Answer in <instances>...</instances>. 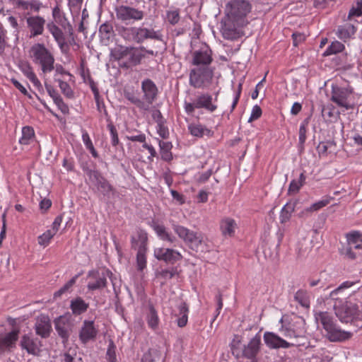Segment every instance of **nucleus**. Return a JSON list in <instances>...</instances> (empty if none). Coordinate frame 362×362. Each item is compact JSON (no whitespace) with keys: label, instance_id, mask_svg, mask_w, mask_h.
Wrapping results in <instances>:
<instances>
[{"label":"nucleus","instance_id":"obj_18","mask_svg":"<svg viewBox=\"0 0 362 362\" xmlns=\"http://www.w3.org/2000/svg\"><path fill=\"white\" fill-rule=\"evenodd\" d=\"M144 47H132L127 56V61L124 62L120 66L126 69L137 66L141 64L143 58L145 57L144 53Z\"/></svg>","mask_w":362,"mask_h":362},{"label":"nucleus","instance_id":"obj_64","mask_svg":"<svg viewBox=\"0 0 362 362\" xmlns=\"http://www.w3.org/2000/svg\"><path fill=\"white\" fill-rule=\"evenodd\" d=\"M292 38H293V45L295 47H297L298 45L300 42H301L305 40V36L303 33H294L292 35Z\"/></svg>","mask_w":362,"mask_h":362},{"label":"nucleus","instance_id":"obj_22","mask_svg":"<svg viewBox=\"0 0 362 362\" xmlns=\"http://www.w3.org/2000/svg\"><path fill=\"white\" fill-rule=\"evenodd\" d=\"M141 88L144 94L145 103L146 105H148L149 108L150 105L153 103L156 98L158 93L157 87L151 80L146 79L142 82Z\"/></svg>","mask_w":362,"mask_h":362},{"label":"nucleus","instance_id":"obj_54","mask_svg":"<svg viewBox=\"0 0 362 362\" xmlns=\"http://www.w3.org/2000/svg\"><path fill=\"white\" fill-rule=\"evenodd\" d=\"M134 30H136V27L124 28L122 35L127 40L134 41L136 31Z\"/></svg>","mask_w":362,"mask_h":362},{"label":"nucleus","instance_id":"obj_42","mask_svg":"<svg viewBox=\"0 0 362 362\" xmlns=\"http://www.w3.org/2000/svg\"><path fill=\"white\" fill-rule=\"evenodd\" d=\"M294 298L301 306L306 308L310 307V298L306 291L303 290L298 291L294 296Z\"/></svg>","mask_w":362,"mask_h":362},{"label":"nucleus","instance_id":"obj_32","mask_svg":"<svg viewBox=\"0 0 362 362\" xmlns=\"http://www.w3.org/2000/svg\"><path fill=\"white\" fill-rule=\"evenodd\" d=\"M356 32V28L351 23H346L342 25H339L337 28V35L343 40H346L351 37Z\"/></svg>","mask_w":362,"mask_h":362},{"label":"nucleus","instance_id":"obj_53","mask_svg":"<svg viewBox=\"0 0 362 362\" xmlns=\"http://www.w3.org/2000/svg\"><path fill=\"white\" fill-rule=\"evenodd\" d=\"M158 355V351L156 349H149L145 353L141 358V362H154L156 357Z\"/></svg>","mask_w":362,"mask_h":362},{"label":"nucleus","instance_id":"obj_15","mask_svg":"<svg viewBox=\"0 0 362 362\" xmlns=\"http://www.w3.org/2000/svg\"><path fill=\"white\" fill-rule=\"evenodd\" d=\"M56 331L59 336L66 342L72 332V322L70 319L65 316H60L54 320Z\"/></svg>","mask_w":362,"mask_h":362},{"label":"nucleus","instance_id":"obj_57","mask_svg":"<svg viewBox=\"0 0 362 362\" xmlns=\"http://www.w3.org/2000/svg\"><path fill=\"white\" fill-rule=\"evenodd\" d=\"M107 128L109 129L112 136V144L115 146L119 144L117 131L112 122L107 124Z\"/></svg>","mask_w":362,"mask_h":362},{"label":"nucleus","instance_id":"obj_11","mask_svg":"<svg viewBox=\"0 0 362 362\" xmlns=\"http://www.w3.org/2000/svg\"><path fill=\"white\" fill-rule=\"evenodd\" d=\"M361 311V303L347 302L341 308L336 310V315L341 322H347L351 317H358Z\"/></svg>","mask_w":362,"mask_h":362},{"label":"nucleus","instance_id":"obj_23","mask_svg":"<svg viewBox=\"0 0 362 362\" xmlns=\"http://www.w3.org/2000/svg\"><path fill=\"white\" fill-rule=\"evenodd\" d=\"M28 28L30 31V37L42 35L45 21L40 16L28 17L26 20Z\"/></svg>","mask_w":362,"mask_h":362},{"label":"nucleus","instance_id":"obj_58","mask_svg":"<svg viewBox=\"0 0 362 362\" xmlns=\"http://www.w3.org/2000/svg\"><path fill=\"white\" fill-rule=\"evenodd\" d=\"M276 236H277L278 240H277L276 245H275L274 251L269 254H267L266 249L264 251L265 257H269V259H274L277 257V248L279 246V244H280V242H281V240L282 238V234L281 233H277Z\"/></svg>","mask_w":362,"mask_h":362},{"label":"nucleus","instance_id":"obj_19","mask_svg":"<svg viewBox=\"0 0 362 362\" xmlns=\"http://www.w3.org/2000/svg\"><path fill=\"white\" fill-rule=\"evenodd\" d=\"M98 334V330L94 326L93 321L84 320L79 332V339L83 344L94 340Z\"/></svg>","mask_w":362,"mask_h":362},{"label":"nucleus","instance_id":"obj_34","mask_svg":"<svg viewBox=\"0 0 362 362\" xmlns=\"http://www.w3.org/2000/svg\"><path fill=\"white\" fill-rule=\"evenodd\" d=\"M190 134L197 137H202L204 135L212 136V132L201 124H190L188 127Z\"/></svg>","mask_w":362,"mask_h":362},{"label":"nucleus","instance_id":"obj_30","mask_svg":"<svg viewBox=\"0 0 362 362\" xmlns=\"http://www.w3.org/2000/svg\"><path fill=\"white\" fill-rule=\"evenodd\" d=\"M89 307V304L86 303L85 300L81 298L77 297L71 300L70 303V308L75 315H79L85 313Z\"/></svg>","mask_w":362,"mask_h":362},{"label":"nucleus","instance_id":"obj_10","mask_svg":"<svg viewBox=\"0 0 362 362\" xmlns=\"http://www.w3.org/2000/svg\"><path fill=\"white\" fill-rule=\"evenodd\" d=\"M115 13L117 18L121 21H140L144 16L143 11L124 5L117 6Z\"/></svg>","mask_w":362,"mask_h":362},{"label":"nucleus","instance_id":"obj_9","mask_svg":"<svg viewBox=\"0 0 362 362\" xmlns=\"http://www.w3.org/2000/svg\"><path fill=\"white\" fill-rule=\"evenodd\" d=\"M249 341L246 337L236 334L230 344L232 354L237 359L249 358Z\"/></svg>","mask_w":362,"mask_h":362},{"label":"nucleus","instance_id":"obj_17","mask_svg":"<svg viewBox=\"0 0 362 362\" xmlns=\"http://www.w3.org/2000/svg\"><path fill=\"white\" fill-rule=\"evenodd\" d=\"M155 257L168 264H174L182 259V255L177 251L169 248H158L155 250Z\"/></svg>","mask_w":362,"mask_h":362},{"label":"nucleus","instance_id":"obj_49","mask_svg":"<svg viewBox=\"0 0 362 362\" xmlns=\"http://www.w3.org/2000/svg\"><path fill=\"white\" fill-rule=\"evenodd\" d=\"M358 282H354V281H345L342 283L338 288H337L335 290L332 291L330 294L329 297L332 299H337V295L341 292L344 289L350 288L351 286L356 284Z\"/></svg>","mask_w":362,"mask_h":362},{"label":"nucleus","instance_id":"obj_6","mask_svg":"<svg viewBox=\"0 0 362 362\" xmlns=\"http://www.w3.org/2000/svg\"><path fill=\"white\" fill-rule=\"evenodd\" d=\"M138 240H136L135 238H132V247L134 249L138 250L136 255V264L137 269L140 271H142L146 264V245L148 241V235L147 233L143 230L139 229L137 231Z\"/></svg>","mask_w":362,"mask_h":362},{"label":"nucleus","instance_id":"obj_40","mask_svg":"<svg viewBox=\"0 0 362 362\" xmlns=\"http://www.w3.org/2000/svg\"><path fill=\"white\" fill-rule=\"evenodd\" d=\"M16 5L24 10H30L38 11L40 8V3L37 1H25L23 0H16Z\"/></svg>","mask_w":362,"mask_h":362},{"label":"nucleus","instance_id":"obj_52","mask_svg":"<svg viewBox=\"0 0 362 362\" xmlns=\"http://www.w3.org/2000/svg\"><path fill=\"white\" fill-rule=\"evenodd\" d=\"M309 119H305L300 127L299 129V144L303 148L306 139V127L308 124Z\"/></svg>","mask_w":362,"mask_h":362},{"label":"nucleus","instance_id":"obj_26","mask_svg":"<svg viewBox=\"0 0 362 362\" xmlns=\"http://www.w3.org/2000/svg\"><path fill=\"white\" fill-rule=\"evenodd\" d=\"M124 95L126 99L135 105L137 107L144 110H148V105H146L144 101L140 99L139 93L136 91L132 89H124Z\"/></svg>","mask_w":362,"mask_h":362},{"label":"nucleus","instance_id":"obj_21","mask_svg":"<svg viewBox=\"0 0 362 362\" xmlns=\"http://www.w3.org/2000/svg\"><path fill=\"white\" fill-rule=\"evenodd\" d=\"M19 332L20 330L18 329H13L6 334H0V351L10 350L15 347L18 339Z\"/></svg>","mask_w":362,"mask_h":362},{"label":"nucleus","instance_id":"obj_27","mask_svg":"<svg viewBox=\"0 0 362 362\" xmlns=\"http://www.w3.org/2000/svg\"><path fill=\"white\" fill-rule=\"evenodd\" d=\"M197 108H204L210 112L216 109V105L212 104V97L209 94H202L195 100Z\"/></svg>","mask_w":362,"mask_h":362},{"label":"nucleus","instance_id":"obj_31","mask_svg":"<svg viewBox=\"0 0 362 362\" xmlns=\"http://www.w3.org/2000/svg\"><path fill=\"white\" fill-rule=\"evenodd\" d=\"M153 228L157 235L162 240L167 241L170 243H173L176 240V238L172 235V233H170L163 225L154 223Z\"/></svg>","mask_w":362,"mask_h":362},{"label":"nucleus","instance_id":"obj_8","mask_svg":"<svg viewBox=\"0 0 362 362\" xmlns=\"http://www.w3.org/2000/svg\"><path fill=\"white\" fill-rule=\"evenodd\" d=\"M235 20L230 17L221 22V32L222 36L229 40H234L240 37L243 34V28Z\"/></svg>","mask_w":362,"mask_h":362},{"label":"nucleus","instance_id":"obj_50","mask_svg":"<svg viewBox=\"0 0 362 362\" xmlns=\"http://www.w3.org/2000/svg\"><path fill=\"white\" fill-rule=\"evenodd\" d=\"M341 253L344 256V257L349 259H355L357 256L362 255V252H355L354 250L348 245L341 249Z\"/></svg>","mask_w":362,"mask_h":362},{"label":"nucleus","instance_id":"obj_3","mask_svg":"<svg viewBox=\"0 0 362 362\" xmlns=\"http://www.w3.org/2000/svg\"><path fill=\"white\" fill-rule=\"evenodd\" d=\"M173 229L192 250L197 252L203 249L205 243L202 233L190 230L187 228L177 224L173 225Z\"/></svg>","mask_w":362,"mask_h":362},{"label":"nucleus","instance_id":"obj_37","mask_svg":"<svg viewBox=\"0 0 362 362\" xmlns=\"http://www.w3.org/2000/svg\"><path fill=\"white\" fill-rule=\"evenodd\" d=\"M35 139L34 130L32 127L26 126L22 129V136L19 140L21 144L28 145L32 143Z\"/></svg>","mask_w":362,"mask_h":362},{"label":"nucleus","instance_id":"obj_28","mask_svg":"<svg viewBox=\"0 0 362 362\" xmlns=\"http://www.w3.org/2000/svg\"><path fill=\"white\" fill-rule=\"evenodd\" d=\"M19 68L35 87L38 88L42 87L41 83L33 71V69L28 62H21L19 63Z\"/></svg>","mask_w":362,"mask_h":362},{"label":"nucleus","instance_id":"obj_44","mask_svg":"<svg viewBox=\"0 0 362 362\" xmlns=\"http://www.w3.org/2000/svg\"><path fill=\"white\" fill-rule=\"evenodd\" d=\"M344 49V45L341 42L339 41H334L326 49V51L324 53V55L328 56L331 54H337L343 51Z\"/></svg>","mask_w":362,"mask_h":362},{"label":"nucleus","instance_id":"obj_51","mask_svg":"<svg viewBox=\"0 0 362 362\" xmlns=\"http://www.w3.org/2000/svg\"><path fill=\"white\" fill-rule=\"evenodd\" d=\"M55 234L50 230H47L42 235L38 237V243L42 246H47L50 240L53 238Z\"/></svg>","mask_w":362,"mask_h":362},{"label":"nucleus","instance_id":"obj_5","mask_svg":"<svg viewBox=\"0 0 362 362\" xmlns=\"http://www.w3.org/2000/svg\"><path fill=\"white\" fill-rule=\"evenodd\" d=\"M213 78V71L208 66H202L191 70L189 84L195 88L209 86Z\"/></svg>","mask_w":362,"mask_h":362},{"label":"nucleus","instance_id":"obj_41","mask_svg":"<svg viewBox=\"0 0 362 362\" xmlns=\"http://www.w3.org/2000/svg\"><path fill=\"white\" fill-rule=\"evenodd\" d=\"M176 274L177 269L173 267L171 269L157 270L156 272V276L158 279L165 281L172 279Z\"/></svg>","mask_w":362,"mask_h":362},{"label":"nucleus","instance_id":"obj_61","mask_svg":"<svg viewBox=\"0 0 362 362\" xmlns=\"http://www.w3.org/2000/svg\"><path fill=\"white\" fill-rule=\"evenodd\" d=\"M157 124L158 133L159 134V135L163 139L167 138L168 136V129L163 126V121L157 119Z\"/></svg>","mask_w":362,"mask_h":362},{"label":"nucleus","instance_id":"obj_48","mask_svg":"<svg viewBox=\"0 0 362 362\" xmlns=\"http://www.w3.org/2000/svg\"><path fill=\"white\" fill-rule=\"evenodd\" d=\"M79 274L74 276L67 283H66L59 291L54 293V297L60 296L63 293L67 292L76 283Z\"/></svg>","mask_w":362,"mask_h":362},{"label":"nucleus","instance_id":"obj_1","mask_svg":"<svg viewBox=\"0 0 362 362\" xmlns=\"http://www.w3.org/2000/svg\"><path fill=\"white\" fill-rule=\"evenodd\" d=\"M317 323H320L326 332L325 336L330 341H342L351 337L349 332L339 329L334 322L333 316L327 312H318L315 314Z\"/></svg>","mask_w":362,"mask_h":362},{"label":"nucleus","instance_id":"obj_2","mask_svg":"<svg viewBox=\"0 0 362 362\" xmlns=\"http://www.w3.org/2000/svg\"><path fill=\"white\" fill-rule=\"evenodd\" d=\"M30 56L33 62L41 66L44 74L52 71L54 66V58L43 44L37 43L30 49Z\"/></svg>","mask_w":362,"mask_h":362},{"label":"nucleus","instance_id":"obj_20","mask_svg":"<svg viewBox=\"0 0 362 362\" xmlns=\"http://www.w3.org/2000/svg\"><path fill=\"white\" fill-rule=\"evenodd\" d=\"M134 42L141 43L148 39H153L162 41V35L160 31H156L153 29H148L146 28H136Z\"/></svg>","mask_w":362,"mask_h":362},{"label":"nucleus","instance_id":"obj_4","mask_svg":"<svg viewBox=\"0 0 362 362\" xmlns=\"http://www.w3.org/2000/svg\"><path fill=\"white\" fill-rule=\"evenodd\" d=\"M331 100L345 110L354 109V95L351 89L341 87H332Z\"/></svg>","mask_w":362,"mask_h":362},{"label":"nucleus","instance_id":"obj_33","mask_svg":"<svg viewBox=\"0 0 362 362\" xmlns=\"http://www.w3.org/2000/svg\"><path fill=\"white\" fill-rule=\"evenodd\" d=\"M178 314H176L177 316V326L184 327L188 321L189 308L186 303L182 302L178 306Z\"/></svg>","mask_w":362,"mask_h":362},{"label":"nucleus","instance_id":"obj_36","mask_svg":"<svg viewBox=\"0 0 362 362\" xmlns=\"http://www.w3.org/2000/svg\"><path fill=\"white\" fill-rule=\"evenodd\" d=\"M305 331L304 329L296 331L291 329H286L285 332V337L288 338L291 341H293V340L296 341L303 342L305 344Z\"/></svg>","mask_w":362,"mask_h":362},{"label":"nucleus","instance_id":"obj_38","mask_svg":"<svg viewBox=\"0 0 362 362\" xmlns=\"http://www.w3.org/2000/svg\"><path fill=\"white\" fill-rule=\"evenodd\" d=\"M132 47H123L118 45L111 50V56L115 60H121L127 57Z\"/></svg>","mask_w":362,"mask_h":362},{"label":"nucleus","instance_id":"obj_55","mask_svg":"<svg viewBox=\"0 0 362 362\" xmlns=\"http://www.w3.org/2000/svg\"><path fill=\"white\" fill-rule=\"evenodd\" d=\"M50 31L54 37L55 40L58 42H62L64 40V33L60 28L56 25H53L50 28Z\"/></svg>","mask_w":362,"mask_h":362},{"label":"nucleus","instance_id":"obj_56","mask_svg":"<svg viewBox=\"0 0 362 362\" xmlns=\"http://www.w3.org/2000/svg\"><path fill=\"white\" fill-rule=\"evenodd\" d=\"M167 21L171 25L177 24L180 21V15L178 11H170L167 13Z\"/></svg>","mask_w":362,"mask_h":362},{"label":"nucleus","instance_id":"obj_63","mask_svg":"<svg viewBox=\"0 0 362 362\" xmlns=\"http://www.w3.org/2000/svg\"><path fill=\"white\" fill-rule=\"evenodd\" d=\"M262 114L261 107L256 105L252 107V112L250 114V122L259 119Z\"/></svg>","mask_w":362,"mask_h":362},{"label":"nucleus","instance_id":"obj_43","mask_svg":"<svg viewBox=\"0 0 362 362\" xmlns=\"http://www.w3.org/2000/svg\"><path fill=\"white\" fill-rule=\"evenodd\" d=\"M261 344V337L257 334L252 340H250V362H253L252 358L259 351Z\"/></svg>","mask_w":362,"mask_h":362},{"label":"nucleus","instance_id":"obj_47","mask_svg":"<svg viewBox=\"0 0 362 362\" xmlns=\"http://www.w3.org/2000/svg\"><path fill=\"white\" fill-rule=\"evenodd\" d=\"M82 139L83 143L85 144L86 148L90 151L92 156L94 158H98V154L97 151H95L93 144L89 137V135L87 132H84L82 135Z\"/></svg>","mask_w":362,"mask_h":362},{"label":"nucleus","instance_id":"obj_62","mask_svg":"<svg viewBox=\"0 0 362 362\" xmlns=\"http://www.w3.org/2000/svg\"><path fill=\"white\" fill-rule=\"evenodd\" d=\"M59 85L60 89L65 95H66L69 97L72 96V91L71 90L69 85L66 82L59 80Z\"/></svg>","mask_w":362,"mask_h":362},{"label":"nucleus","instance_id":"obj_46","mask_svg":"<svg viewBox=\"0 0 362 362\" xmlns=\"http://www.w3.org/2000/svg\"><path fill=\"white\" fill-rule=\"evenodd\" d=\"M332 199H333L332 197H327L313 204L309 208L306 209L305 211L308 212L317 211L321 208L327 206Z\"/></svg>","mask_w":362,"mask_h":362},{"label":"nucleus","instance_id":"obj_29","mask_svg":"<svg viewBox=\"0 0 362 362\" xmlns=\"http://www.w3.org/2000/svg\"><path fill=\"white\" fill-rule=\"evenodd\" d=\"M21 346L30 354L37 355L39 352L38 346L35 340L27 334L22 337Z\"/></svg>","mask_w":362,"mask_h":362},{"label":"nucleus","instance_id":"obj_45","mask_svg":"<svg viewBox=\"0 0 362 362\" xmlns=\"http://www.w3.org/2000/svg\"><path fill=\"white\" fill-rule=\"evenodd\" d=\"M347 243L349 245H356L357 243H362V233L358 231H353L347 233Z\"/></svg>","mask_w":362,"mask_h":362},{"label":"nucleus","instance_id":"obj_14","mask_svg":"<svg viewBox=\"0 0 362 362\" xmlns=\"http://www.w3.org/2000/svg\"><path fill=\"white\" fill-rule=\"evenodd\" d=\"M86 174L88 175L90 180L95 183L98 189L104 195L109 194L112 190V185L100 175L98 171L87 170Z\"/></svg>","mask_w":362,"mask_h":362},{"label":"nucleus","instance_id":"obj_59","mask_svg":"<svg viewBox=\"0 0 362 362\" xmlns=\"http://www.w3.org/2000/svg\"><path fill=\"white\" fill-rule=\"evenodd\" d=\"M115 349L116 346L114 342L112 340H110L107 351V356H108V358L111 362H115L116 360Z\"/></svg>","mask_w":362,"mask_h":362},{"label":"nucleus","instance_id":"obj_39","mask_svg":"<svg viewBox=\"0 0 362 362\" xmlns=\"http://www.w3.org/2000/svg\"><path fill=\"white\" fill-rule=\"evenodd\" d=\"M99 33L103 41H108L114 34L112 25L107 23L102 24L99 28Z\"/></svg>","mask_w":362,"mask_h":362},{"label":"nucleus","instance_id":"obj_35","mask_svg":"<svg viewBox=\"0 0 362 362\" xmlns=\"http://www.w3.org/2000/svg\"><path fill=\"white\" fill-rule=\"evenodd\" d=\"M146 320L148 326L153 329H156L158 327L159 319L157 312L152 304L148 305V313H147Z\"/></svg>","mask_w":362,"mask_h":362},{"label":"nucleus","instance_id":"obj_24","mask_svg":"<svg viewBox=\"0 0 362 362\" xmlns=\"http://www.w3.org/2000/svg\"><path fill=\"white\" fill-rule=\"evenodd\" d=\"M212 62L211 50L206 48L196 51L193 54L192 64L194 65H203L207 66Z\"/></svg>","mask_w":362,"mask_h":362},{"label":"nucleus","instance_id":"obj_25","mask_svg":"<svg viewBox=\"0 0 362 362\" xmlns=\"http://www.w3.org/2000/svg\"><path fill=\"white\" fill-rule=\"evenodd\" d=\"M236 223L231 218H224L220 222V230L223 236L231 238L234 235Z\"/></svg>","mask_w":362,"mask_h":362},{"label":"nucleus","instance_id":"obj_13","mask_svg":"<svg viewBox=\"0 0 362 362\" xmlns=\"http://www.w3.org/2000/svg\"><path fill=\"white\" fill-rule=\"evenodd\" d=\"M264 337L267 345L273 349L289 348L291 346H299L303 344V342L296 341L295 340L290 342L286 341L272 332H266Z\"/></svg>","mask_w":362,"mask_h":362},{"label":"nucleus","instance_id":"obj_16","mask_svg":"<svg viewBox=\"0 0 362 362\" xmlns=\"http://www.w3.org/2000/svg\"><path fill=\"white\" fill-rule=\"evenodd\" d=\"M35 333L42 338H48L52 330L51 321L48 315L42 314L37 316L35 323Z\"/></svg>","mask_w":362,"mask_h":362},{"label":"nucleus","instance_id":"obj_12","mask_svg":"<svg viewBox=\"0 0 362 362\" xmlns=\"http://www.w3.org/2000/svg\"><path fill=\"white\" fill-rule=\"evenodd\" d=\"M111 274L109 270L90 271L88 273L90 281L88 284V288L90 291L101 289L107 285V277Z\"/></svg>","mask_w":362,"mask_h":362},{"label":"nucleus","instance_id":"obj_7","mask_svg":"<svg viewBox=\"0 0 362 362\" xmlns=\"http://www.w3.org/2000/svg\"><path fill=\"white\" fill-rule=\"evenodd\" d=\"M230 4L231 7L230 17L240 26H246L249 4L244 0H233Z\"/></svg>","mask_w":362,"mask_h":362},{"label":"nucleus","instance_id":"obj_60","mask_svg":"<svg viewBox=\"0 0 362 362\" xmlns=\"http://www.w3.org/2000/svg\"><path fill=\"white\" fill-rule=\"evenodd\" d=\"M54 102L58 106L62 113L66 114L69 112V107L64 103L62 98L60 96L54 98Z\"/></svg>","mask_w":362,"mask_h":362}]
</instances>
